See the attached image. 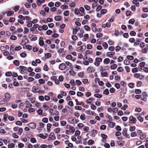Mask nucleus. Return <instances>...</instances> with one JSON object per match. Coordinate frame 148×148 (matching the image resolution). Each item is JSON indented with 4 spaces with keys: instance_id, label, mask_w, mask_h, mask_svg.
Instances as JSON below:
<instances>
[{
    "instance_id": "obj_25",
    "label": "nucleus",
    "mask_w": 148,
    "mask_h": 148,
    "mask_svg": "<svg viewBox=\"0 0 148 148\" xmlns=\"http://www.w3.org/2000/svg\"><path fill=\"white\" fill-rule=\"evenodd\" d=\"M101 73L102 77H107L108 76V73L106 71L104 72H101Z\"/></svg>"
},
{
    "instance_id": "obj_56",
    "label": "nucleus",
    "mask_w": 148,
    "mask_h": 148,
    "mask_svg": "<svg viewBox=\"0 0 148 148\" xmlns=\"http://www.w3.org/2000/svg\"><path fill=\"white\" fill-rule=\"evenodd\" d=\"M134 77L136 78H138L140 77V74L138 73H135L134 75Z\"/></svg>"
},
{
    "instance_id": "obj_23",
    "label": "nucleus",
    "mask_w": 148,
    "mask_h": 148,
    "mask_svg": "<svg viewBox=\"0 0 148 148\" xmlns=\"http://www.w3.org/2000/svg\"><path fill=\"white\" fill-rule=\"evenodd\" d=\"M52 126L51 124L48 123L47 125V130L48 132H50V128Z\"/></svg>"
},
{
    "instance_id": "obj_30",
    "label": "nucleus",
    "mask_w": 148,
    "mask_h": 148,
    "mask_svg": "<svg viewBox=\"0 0 148 148\" xmlns=\"http://www.w3.org/2000/svg\"><path fill=\"white\" fill-rule=\"evenodd\" d=\"M14 64L18 66L20 64L19 61L18 60H15L13 61Z\"/></svg>"
},
{
    "instance_id": "obj_29",
    "label": "nucleus",
    "mask_w": 148,
    "mask_h": 148,
    "mask_svg": "<svg viewBox=\"0 0 148 148\" xmlns=\"http://www.w3.org/2000/svg\"><path fill=\"white\" fill-rule=\"evenodd\" d=\"M66 58L68 60H71L72 59V57L71 55L68 54L66 56Z\"/></svg>"
},
{
    "instance_id": "obj_59",
    "label": "nucleus",
    "mask_w": 148,
    "mask_h": 148,
    "mask_svg": "<svg viewBox=\"0 0 148 148\" xmlns=\"http://www.w3.org/2000/svg\"><path fill=\"white\" fill-rule=\"evenodd\" d=\"M74 13L76 14H78L79 13V10L78 8H76L74 10Z\"/></svg>"
},
{
    "instance_id": "obj_26",
    "label": "nucleus",
    "mask_w": 148,
    "mask_h": 148,
    "mask_svg": "<svg viewBox=\"0 0 148 148\" xmlns=\"http://www.w3.org/2000/svg\"><path fill=\"white\" fill-rule=\"evenodd\" d=\"M19 6L18 5H16L12 9L14 10L15 12H17L19 9Z\"/></svg>"
},
{
    "instance_id": "obj_5",
    "label": "nucleus",
    "mask_w": 148,
    "mask_h": 148,
    "mask_svg": "<svg viewBox=\"0 0 148 148\" xmlns=\"http://www.w3.org/2000/svg\"><path fill=\"white\" fill-rule=\"evenodd\" d=\"M28 126L32 129H35L36 127V125L35 124L33 123H29L28 124Z\"/></svg>"
},
{
    "instance_id": "obj_4",
    "label": "nucleus",
    "mask_w": 148,
    "mask_h": 148,
    "mask_svg": "<svg viewBox=\"0 0 148 148\" xmlns=\"http://www.w3.org/2000/svg\"><path fill=\"white\" fill-rule=\"evenodd\" d=\"M87 70L88 73H91L94 72L95 69L93 67L90 66L88 67Z\"/></svg>"
},
{
    "instance_id": "obj_17",
    "label": "nucleus",
    "mask_w": 148,
    "mask_h": 148,
    "mask_svg": "<svg viewBox=\"0 0 148 148\" xmlns=\"http://www.w3.org/2000/svg\"><path fill=\"white\" fill-rule=\"evenodd\" d=\"M97 132L96 130H93L92 131V137H95L97 134Z\"/></svg>"
},
{
    "instance_id": "obj_64",
    "label": "nucleus",
    "mask_w": 148,
    "mask_h": 148,
    "mask_svg": "<svg viewBox=\"0 0 148 148\" xmlns=\"http://www.w3.org/2000/svg\"><path fill=\"white\" fill-rule=\"evenodd\" d=\"M24 146V144L22 143H20L18 145V147L20 148L23 147Z\"/></svg>"
},
{
    "instance_id": "obj_57",
    "label": "nucleus",
    "mask_w": 148,
    "mask_h": 148,
    "mask_svg": "<svg viewBox=\"0 0 148 148\" xmlns=\"http://www.w3.org/2000/svg\"><path fill=\"white\" fill-rule=\"evenodd\" d=\"M45 56L47 58H48L51 56V55L50 53H47L45 54Z\"/></svg>"
},
{
    "instance_id": "obj_49",
    "label": "nucleus",
    "mask_w": 148,
    "mask_h": 148,
    "mask_svg": "<svg viewBox=\"0 0 148 148\" xmlns=\"http://www.w3.org/2000/svg\"><path fill=\"white\" fill-rule=\"evenodd\" d=\"M91 108L93 110L96 109L97 107L94 104H91L90 106Z\"/></svg>"
},
{
    "instance_id": "obj_51",
    "label": "nucleus",
    "mask_w": 148,
    "mask_h": 148,
    "mask_svg": "<svg viewBox=\"0 0 148 148\" xmlns=\"http://www.w3.org/2000/svg\"><path fill=\"white\" fill-rule=\"evenodd\" d=\"M69 130L70 132L72 133H73L75 131V129L73 127H70Z\"/></svg>"
},
{
    "instance_id": "obj_61",
    "label": "nucleus",
    "mask_w": 148,
    "mask_h": 148,
    "mask_svg": "<svg viewBox=\"0 0 148 148\" xmlns=\"http://www.w3.org/2000/svg\"><path fill=\"white\" fill-rule=\"evenodd\" d=\"M102 7L101 5H99L98 6L96 9V11L97 12L99 11L102 8Z\"/></svg>"
},
{
    "instance_id": "obj_18",
    "label": "nucleus",
    "mask_w": 148,
    "mask_h": 148,
    "mask_svg": "<svg viewBox=\"0 0 148 148\" xmlns=\"http://www.w3.org/2000/svg\"><path fill=\"white\" fill-rule=\"evenodd\" d=\"M110 62V60L108 58H106L103 60V63L106 64H109Z\"/></svg>"
},
{
    "instance_id": "obj_47",
    "label": "nucleus",
    "mask_w": 148,
    "mask_h": 148,
    "mask_svg": "<svg viewBox=\"0 0 148 148\" xmlns=\"http://www.w3.org/2000/svg\"><path fill=\"white\" fill-rule=\"evenodd\" d=\"M28 111L29 112H33L35 111V109L32 108H30L28 109Z\"/></svg>"
},
{
    "instance_id": "obj_42",
    "label": "nucleus",
    "mask_w": 148,
    "mask_h": 148,
    "mask_svg": "<svg viewBox=\"0 0 148 148\" xmlns=\"http://www.w3.org/2000/svg\"><path fill=\"white\" fill-rule=\"evenodd\" d=\"M27 81L29 82L33 81L34 80V79L31 77H29L27 79Z\"/></svg>"
},
{
    "instance_id": "obj_54",
    "label": "nucleus",
    "mask_w": 148,
    "mask_h": 148,
    "mask_svg": "<svg viewBox=\"0 0 148 148\" xmlns=\"http://www.w3.org/2000/svg\"><path fill=\"white\" fill-rule=\"evenodd\" d=\"M94 143V142L93 140H90L88 141V144L89 145H91L92 144H93Z\"/></svg>"
},
{
    "instance_id": "obj_35",
    "label": "nucleus",
    "mask_w": 148,
    "mask_h": 148,
    "mask_svg": "<svg viewBox=\"0 0 148 148\" xmlns=\"http://www.w3.org/2000/svg\"><path fill=\"white\" fill-rule=\"evenodd\" d=\"M70 74L72 76H74L75 74V73L74 71L72 70H70L69 71Z\"/></svg>"
},
{
    "instance_id": "obj_10",
    "label": "nucleus",
    "mask_w": 148,
    "mask_h": 148,
    "mask_svg": "<svg viewBox=\"0 0 148 148\" xmlns=\"http://www.w3.org/2000/svg\"><path fill=\"white\" fill-rule=\"evenodd\" d=\"M47 134H45V135H44L43 134H40L39 135V136L42 139H45L47 138Z\"/></svg>"
},
{
    "instance_id": "obj_43",
    "label": "nucleus",
    "mask_w": 148,
    "mask_h": 148,
    "mask_svg": "<svg viewBox=\"0 0 148 148\" xmlns=\"http://www.w3.org/2000/svg\"><path fill=\"white\" fill-rule=\"evenodd\" d=\"M103 93L106 95H108L109 94V92L108 89H106L104 91Z\"/></svg>"
},
{
    "instance_id": "obj_62",
    "label": "nucleus",
    "mask_w": 148,
    "mask_h": 148,
    "mask_svg": "<svg viewBox=\"0 0 148 148\" xmlns=\"http://www.w3.org/2000/svg\"><path fill=\"white\" fill-rule=\"evenodd\" d=\"M50 97L48 95H45L44 97V99L46 101H48L50 100Z\"/></svg>"
},
{
    "instance_id": "obj_41",
    "label": "nucleus",
    "mask_w": 148,
    "mask_h": 148,
    "mask_svg": "<svg viewBox=\"0 0 148 148\" xmlns=\"http://www.w3.org/2000/svg\"><path fill=\"white\" fill-rule=\"evenodd\" d=\"M60 130V129L59 127H58L55 129L54 130V132H55L57 134L58 133Z\"/></svg>"
},
{
    "instance_id": "obj_48",
    "label": "nucleus",
    "mask_w": 148,
    "mask_h": 148,
    "mask_svg": "<svg viewBox=\"0 0 148 148\" xmlns=\"http://www.w3.org/2000/svg\"><path fill=\"white\" fill-rule=\"evenodd\" d=\"M132 72L133 73H135L138 72V69L137 67H135V68L132 69Z\"/></svg>"
},
{
    "instance_id": "obj_34",
    "label": "nucleus",
    "mask_w": 148,
    "mask_h": 148,
    "mask_svg": "<svg viewBox=\"0 0 148 148\" xmlns=\"http://www.w3.org/2000/svg\"><path fill=\"white\" fill-rule=\"evenodd\" d=\"M29 32V29L27 27L24 28V30L23 32L24 34H27Z\"/></svg>"
},
{
    "instance_id": "obj_40",
    "label": "nucleus",
    "mask_w": 148,
    "mask_h": 148,
    "mask_svg": "<svg viewBox=\"0 0 148 148\" xmlns=\"http://www.w3.org/2000/svg\"><path fill=\"white\" fill-rule=\"evenodd\" d=\"M75 83L78 86H80L82 84V82L79 80H76L75 81Z\"/></svg>"
},
{
    "instance_id": "obj_14",
    "label": "nucleus",
    "mask_w": 148,
    "mask_h": 148,
    "mask_svg": "<svg viewBox=\"0 0 148 148\" xmlns=\"http://www.w3.org/2000/svg\"><path fill=\"white\" fill-rule=\"evenodd\" d=\"M108 124L110 128H113L115 125V123L112 122H109Z\"/></svg>"
},
{
    "instance_id": "obj_46",
    "label": "nucleus",
    "mask_w": 148,
    "mask_h": 148,
    "mask_svg": "<svg viewBox=\"0 0 148 148\" xmlns=\"http://www.w3.org/2000/svg\"><path fill=\"white\" fill-rule=\"evenodd\" d=\"M21 48L22 47L20 46H18L17 47H16L14 49L15 51H17L20 50Z\"/></svg>"
},
{
    "instance_id": "obj_38",
    "label": "nucleus",
    "mask_w": 148,
    "mask_h": 148,
    "mask_svg": "<svg viewBox=\"0 0 148 148\" xmlns=\"http://www.w3.org/2000/svg\"><path fill=\"white\" fill-rule=\"evenodd\" d=\"M135 21V20L134 18H132L129 21L128 23L130 24H131L132 25L134 24Z\"/></svg>"
},
{
    "instance_id": "obj_11",
    "label": "nucleus",
    "mask_w": 148,
    "mask_h": 148,
    "mask_svg": "<svg viewBox=\"0 0 148 148\" xmlns=\"http://www.w3.org/2000/svg\"><path fill=\"white\" fill-rule=\"evenodd\" d=\"M86 48V46H82L78 48V50H79V51L82 52Z\"/></svg>"
},
{
    "instance_id": "obj_24",
    "label": "nucleus",
    "mask_w": 148,
    "mask_h": 148,
    "mask_svg": "<svg viewBox=\"0 0 148 148\" xmlns=\"http://www.w3.org/2000/svg\"><path fill=\"white\" fill-rule=\"evenodd\" d=\"M55 20L56 21H59L61 19V17L60 16H58L55 17Z\"/></svg>"
},
{
    "instance_id": "obj_63",
    "label": "nucleus",
    "mask_w": 148,
    "mask_h": 148,
    "mask_svg": "<svg viewBox=\"0 0 148 148\" xmlns=\"http://www.w3.org/2000/svg\"><path fill=\"white\" fill-rule=\"evenodd\" d=\"M70 83L71 84L72 86H74L75 85V81L73 79L71 80L70 82Z\"/></svg>"
},
{
    "instance_id": "obj_50",
    "label": "nucleus",
    "mask_w": 148,
    "mask_h": 148,
    "mask_svg": "<svg viewBox=\"0 0 148 148\" xmlns=\"http://www.w3.org/2000/svg\"><path fill=\"white\" fill-rule=\"evenodd\" d=\"M122 134L124 136L127 135V130L126 129V128H125L124 129H123Z\"/></svg>"
},
{
    "instance_id": "obj_37",
    "label": "nucleus",
    "mask_w": 148,
    "mask_h": 148,
    "mask_svg": "<svg viewBox=\"0 0 148 148\" xmlns=\"http://www.w3.org/2000/svg\"><path fill=\"white\" fill-rule=\"evenodd\" d=\"M84 75V73L83 72H81L78 74V75L81 77H83Z\"/></svg>"
},
{
    "instance_id": "obj_32",
    "label": "nucleus",
    "mask_w": 148,
    "mask_h": 148,
    "mask_svg": "<svg viewBox=\"0 0 148 148\" xmlns=\"http://www.w3.org/2000/svg\"><path fill=\"white\" fill-rule=\"evenodd\" d=\"M84 29L86 31H89L90 30V28L87 25H85L84 26Z\"/></svg>"
},
{
    "instance_id": "obj_36",
    "label": "nucleus",
    "mask_w": 148,
    "mask_h": 148,
    "mask_svg": "<svg viewBox=\"0 0 148 148\" xmlns=\"http://www.w3.org/2000/svg\"><path fill=\"white\" fill-rule=\"evenodd\" d=\"M68 121L71 123H74V119L72 118H69L68 119Z\"/></svg>"
},
{
    "instance_id": "obj_8",
    "label": "nucleus",
    "mask_w": 148,
    "mask_h": 148,
    "mask_svg": "<svg viewBox=\"0 0 148 148\" xmlns=\"http://www.w3.org/2000/svg\"><path fill=\"white\" fill-rule=\"evenodd\" d=\"M5 98L7 99V100H9L11 98L10 93L7 92L5 94Z\"/></svg>"
},
{
    "instance_id": "obj_2",
    "label": "nucleus",
    "mask_w": 148,
    "mask_h": 148,
    "mask_svg": "<svg viewBox=\"0 0 148 148\" xmlns=\"http://www.w3.org/2000/svg\"><path fill=\"white\" fill-rule=\"evenodd\" d=\"M32 89L34 92H38L40 93V88L37 86H34L32 87Z\"/></svg>"
},
{
    "instance_id": "obj_55",
    "label": "nucleus",
    "mask_w": 148,
    "mask_h": 148,
    "mask_svg": "<svg viewBox=\"0 0 148 148\" xmlns=\"http://www.w3.org/2000/svg\"><path fill=\"white\" fill-rule=\"evenodd\" d=\"M10 38L11 40H15L16 39L17 37L16 36L14 35H11L10 37Z\"/></svg>"
},
{
    "instance_id": "obj_19",
    "label": "nucleus",
    "mask_w": 148,
    "mask_h": 148,
    "mask_svg": "<svg viewBox=\"0 0 148 148\" xmlns=\"http://www.w3.org/2000/svg\"><path fill=\"white\" fill-rule=\"evenodd\" d=\"M79 28L77 27V28H74L73 29V34H75L79 30Z\"/></svg>"
},
{
    "instance_id": "obj_15",
    "label": "nucleus",
    "mask_w": 148,
    "mask_h": 148,
    "mask_svg": "<svg viewBox=\"0 0 148 148\" xmlns=\"http://www.w3.org/2000/svg\"><path fill=\"white\" fill-rule=\"evenodd\" d=\"M45 1V0H37V4L38 6H40L41 4L44 3Z\"/></svg>"
},
{
    "instance_id": "obj_3",
    "label": "nucleus",
    "mask_w": 148,
    "mask_h": 148,
    "mask_svg": "<svg viewBox=\"0 0 148 148\" xmlns=\"http://www.w3.org/2000/svg\"><path fill=\"white\" fill-rule=\"evenodd\" d=\"M129 123H136V119L133 116H130L129 118Z\"/></svg>"
},
{
    "instance_id": "obj_31",
    "label": "nucleus",
    "mask_w": 148,
    "mask_h": 148,
    "mask_svg": "<svg viewBox=\"0 0 148 148\" xmlns=\"http://www.w3.org/2000/svg\"><path fill=\"white\" fill-rule=\"evenodd\" d=\"M117 67V65L116 64H113L110 66V68L112 69H116Z\"/></svg>"
},
{
    "instance_id": "obj_16",
    "label": "nucleus",
    "mask_w": 148,
    "mask_h": 148,
    "mask_svg": "<svg viewBox=\"0 0 148 148\" xmlns=\"http://www.w3.org/2000/svg\"><path fill=\"white\" fill-rule=\"evenodd\" d=\"M49 138L51 139L55 140L56 139V137L53 133H51L50 134Z\"/></svg>"
},
{
    "instance_id": "obj_27",
    "label": "nucleus",
    "mask_w": 148,
    "mask_h": 148,
    "mask_svg": "<svg viewBox=\"0 0 148 148\" xmlns=\"http://www.w3.org/2000/svg\"><path fill=\"white\" fill-rule=\"evenodd\" d=\"M95 81H99V85L102 86L104 84V83L102 81H99L98 78L95 79Z\"/></svg>"
},
{
    "instance_id": "obj_28",
    "label": "nucleus",
    "mask_w": 148,
    "mask_h": 148,
    "mask_svg": "<svg viewBox=\"0 0 148 148\" xmlns=\"http://www.w3.org/2000/svg\"><path fill=\"white\" fill-rule=\"evenodd\" d=\"M28 99L30 101L31 103H33L35 102V99L34 97L29 98Z\"/></svg>"
},
{
    "instance_id": "obj_12",
    "label": "nucleus",
    "mask_w": 148,
    "mask_h": 148,
    "mask_svg": "<svg viewBox=\"0 0 148 148\" xmlns=\"http://www.w3.org/2000/svg\"><path fill=\"white\" fill-rule=\"evenodd\" d=\"M101 136L102 138V139L101 140L102 142L103 143H105V142H104V140L106 139L107 138V136L104 134H101Z\"/></svg>"
},
{
    "instance_id": "obj_20",
    "label": "nucleus",
    "mask_w": 148,
    "mask_h": 148,
    "mask_svg": "<svg viewBox=\"0 0 148 148\" xmlns=\"http://www.w3.org/2000/svg\"><path fill=\"white\" fill-rule=\"evenodd\" d=\"M102 45L105 49H106L108 47L107 43L106 42H104L102 43Z\"/></svg>"
},
{
    "instance_id": "obj_7",
    "label": "nucleus",
    "mask_w": 148,
    "mask_h": 148,
    "mask_svg": "<svg viewBox=\"0 0 148 148\" xmlns=\"http://www.w3.org/2000/svg\"><path fill=\"white\" fill-rule=\"evenodd\" d=\"M59 69L61 70H64L66 68V66L64 64H61L59 65Z\"/></svg>"
},
{
    "instance_id": "obj_13",
    "label": "nucleus",
    "mask_w": 148,
    "mask_h": 148,
    "mask_svg": "<svg viewBox=\"0 0 148 148\" xmlns=\"http://www.w3.org/2000/svg\"><path fill=\"white\" fill-rule=\"evenodd\" d=\"M114 55L113 52H108L107 53V56L109 57H112Z\"/></svg>"
},
{
    "instance_id": "obj_22",
    "label": "nucleus",
    "mask_w": 148,
    "mask_h": 148,
    "mask_svg": "<svg viewBox=\"0 0 148 148\" xmlns=\"http://www.w3.org/2000/svg\"><path fill=\"white\" fill-rule=\"evenodd\" d=\"M14 12L12 10L8 11L7 14V16H11L14 14Z\"/></svg>"
},
{
    "instance_id": "obj_58",
    "label": "nucleus",
    "mask_w": 148,
    "mask_h": 148,
    "mask_svg": "<svg viewBox=\"0 0 148 148\" xmlns=\"http://www.w3.org/2000/svg\"><path fill=\"white\" fill-rule=\"evenodd\" d=\"M18 17L22 20H25V16H24L23 15H19L18 16Z\"/></svg>"
},
{
    "instance_id": "obj_53",
    "label": "nucleus",
    "mask_w": 148,
    "mask_h": 148,
    "mask_svg": "<svg viewBox=\"0 0 148 148\" xmlns=\"http://www.w3.org/2000/svg\"><path fill=\"white\" fill-rule=\"evenodd\" d=\"M42 107L45 110H47L49 108V106L45 104H43Z\"/></svg>"
},
{
    "instance_id": "obj_60",
    "label": "nucleus",
    "mask_w": 148,
    "mask_h": 148,
    "mask_svg": "<svg viewBox=\"0 0 148 148\" xmlns=\"http://www.w3.org/2000/svg\"><path fill=\"white\" fill-rule=\"evenodd\" d=\"M103 35L101 33H97L96 34V37L97 38H99L101 37H102L103 36Z\"/></svg>"
},
{
    "instance_id": "obj_52",
    "label": "nucleus",
    "mask_w": 148,
    "mask_h": 148,
    "mask_svg": "<svg viewBox=\"0 0 148 148\" xmlns=\"http://www.w3.org/2000/svg\"><path fill=\"white\" fill-rule=\"evenodd\" d=\"M8 115L7 114H5L3 115V120L4 121H5L7 120V117H8Z\"/></svg>"
},
{
    "instance_id": "obj_45",
    "label": "nucleus",
    "mask_w": 148,
    "mask_h": 148,
    "mask_svg": "<svg viewBox=\"0 0 148 148\" xmlns=\"http://www.w3.org/2000/svg\"><path fill=\"white\" fill-rule=\"evenodd\" d=\"M137 134L135 132H133L131 133L130 134V136L132 137H135L137 136Z\"/></svg>"
},
{
    "instance_id": "obj_6",
    "label": "nucleus",
    "mask_w": 148,
    "mask_h": 148,
    "mask_svg": "<svg viewBox=\"0 0 148 148\" xmlns=\"http://www.w3.org/2000/svg\"><path fill=\"white\" fill-rule=\"evenodd\" d=\"M140 40L139 38H137L136 40V42H135L134 44V46H136L137 45L139 44L140 42Z\"/></svg>"
},
{
    "instance_id": "obj_9",
    "label": "nucleus",
    "mask_w": 148,
    "mask_h": 148,
    "mask_svg": "<svg viewBox=\"0 0 148 148\" xmlns=\"http://www.w3.org/2000/svg\"><path fill=\"white\" fill-rule=\"evenodd\" d=\"M132 2L133 4H135L136 7L139 6L140 5L138 0H133Z\"/></svg>"
},
{
    "instance_id": "obj_33",
    "label": "nucleus",
    "mask_w": 148,
    "mask_h": 148,
    "mask_svg": "<svg viewBox=\"0 0 148 148\" xmlns=\"http://www.w3.org/2000/svg\"><path fill=\"white\" fill-rule=\"evenodd\" d=\"M15 147V144L14 143H12L9 144L8 145V148H12Z\"/></svg>"
},
{
    "instance_id": "obj_21",
    "label": "nucleus",
    "mask_w": 148,
    "mask_h": 148,
    "mask_svg": "<svg viewBox=\"0 0 148 148\" xmlns=\"http://www.w3.org/2000/svg\"><path fill=\"white\" fill-rule=\"evenodd\" d=\"M92 98H90L86 101V102L87 103L90 104L91 103L92 101Z\"/></svg>"
},
{
    "instance_id": "obj_1",
    "label": "nucleus",
    "mask_w": 148,
    "mask_h": 148,
    "mask_svg": "<svg viewBox=\"0 0 148 148\" xmlns=\"http://www.w3.org/2000/svg\"><path fill=\"white\" fill-rule=\"evenodd\" d=\"M102 61V59L101 58H96L95 59V62H94V64L97 67L99 66L100 62Z\"/></svg>"
},
{
    "instance_id": "obj_39",
    "label": "nucleus",
    "mask_w": 148,
    "mask_h": 148,
    "mask_svg": "<svg viewBox=\"0 0 148 148\" xmlns=\"http://www.w3.org/2000/svg\"><path fill=\"white\" fill-rule=\"evenodd\" d=\"M60 124L62 126H64L66 124V122L64 121H62L60 122Z\"/></svg>"
},
{
    "instance_id": "obj_44",
    "label": "nucleus",
    "mask_w": 148,
    "mask_h": 148,
    "mask_svg": "<svg viewBox=\"0 0 148 148\" xmlns=\"http://www.w3.org/2000/svg\"><path fill=\"white\" fill-rule=\"evenodd\" d=\"M94 96L97 98H101L102 97V95L98 94H96L94 95Z\"/></svg>"
}]
</instances>
